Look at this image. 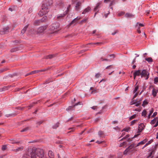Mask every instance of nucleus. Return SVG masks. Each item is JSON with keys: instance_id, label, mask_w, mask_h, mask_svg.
Here are the masks:
<instances>
[{"instance_id": "21", "label": "nucleus", "mask_w": 158, "mask_h": 158, "mask_svg": "<svg viewBox=\"0 0 158 158\" xmlns=\"http://www.w3.org/2000/svg\"><path fill=\"white\" fill-rule=\"evenodd\" d=\"M89 44H93L94 45H101L103 44V43L102 42H95V43H90Z\"/></svg>"}, {"instance_id": "46", "label": "nucleus", "mask_w": 158, "mask_h": 158, "mask_svg": "<svg viewBox=\"0 0 158 158\" xmlns=\"http://www.w3.org/2000/svg\"><path fill=\"white\" fill-rule=\"evenodd\" d=\"M127 144V143L126 142H123V143H121L120 144V147H122L125 145H126Z\"/></svg>"}, {"instance_id": "27", "label": "nucleus", "mask_w": 158, "mask_h": 158, "mask_svg": "<svg viewBox=\"0 0 158 158\" xmlns=\"http://www.w3.org/2000/svg\"><path fill=\"white\" fill-rule=\"evenodd\" d=\"M88 18H85L82 20L81 22L79 23L80 24H82L83 23H85L87 22Z\"/></svg>"}, {"instance_id": "41", "label": "nucleus", "mask_w": 158, "mask_h": 158, "mask_svg": "<svg viewBox=\"0 0 158 158\" xmlns=\"http://www.w3.org/2000/svg\"><path fill=\"white\" fill-rule=\"evenodd\" d=\"M7 149V146L6 145H3L2 148V149L3 151H5Z\"/></svg>"}, {"instance_id": "15", "label": "nucleus", "mask_w": 158, "mask_h": 158, "mask_svg": "<svg viewBox=\"0 0 158 158\" xmlns=\"http://www.w3.org/2000/svg\"><path fill=\"white\" fill-rule=\"evenodd\" d=\"M158 92V90L155 88H153L152 90V94L154 97L156 96L157 93Z\"/></svg>"}, {"instance_id": "2", "label": "nucleus", "mask_w": 158, "mask_h": 158, "mask_svg": "<svg viewBox=\"0 0 158 158\" xmlns=\"http://www.w3.org/2000/svg\"><path fill=\"white\" fill-rule=\"evenodd\" d=\"M48 7L45 6V4H42L41 9L39 13V15L40 16L46 15L48 12Z\"/></svg>"}, {"instance_id": "10", "label": "nucleus", "mask_w": 158, "mask_h": 158, "mask_svg": "<svg viewBox=\"0 0 158 158\" xmlns=\"http://www.w3.org/2000/svg\"><path fill=\"white\" fill-rule=\"evenodd\" d=\"M9 32L8 27H7L0 31V34L3 35Z\"/></svg>"}, {"instance_id": "53", "label": "nucleus", "mask_w": 158, "mask_h": 158, "mask_svg": "<svg viewBox=\"0 0 158 158\" xmlns=\"http://www.w3.org/2000/svg\"><path fill=\"white\" fill-rule=\"evenodd\" d=\"M115 4V2L114 1H112L110 3V6H111L114 5Z\"/></svg>"}, {"instance_id": "9", "label": "nucleus", "mask_w": 158, "mask_h": 158, "mask_svg": "<svg viewBox=\"0 0 158 158\" xmlns=\"http://www.w3.org/2000/svg\"><path fill=\"white\" fill-rule=\"evenodd\" d=\"M52 4V0H45L43 4H45V6L48 7L49 6Z\"/></svg>"}, {"instance_id": "56", "label": "nucleus", "mask_w": 158, "mask_h": 158, "mask_svg": "<svg viewBox=\"0 0 158 158\" xmlns=\"http://www.w3.org/2000/svg\"><path fill=\"white\" fill-rule=\"evenodd\" d=\"M32 11V9L31 8H30L29 9L28 12L29 13H31Z\"/></svg>"}, {"instance_id": "29", "label": "nucleus", "mask_w": 158, "mask_h": 158, "mask_svg": "<svg viewBox=\"0 0 158 158\" xmlns=\"http://www.w3.org/2000/svg\"><path fill=\"white\" fill-rule=\"evenodd\" d=\"M154 151L153 150L149 153V155L147 156V158H149L150 157L152 156V154H154Z\"/></svg>"}, {"instance_id": "11", "label": "nucleus", "mask_w": 158, "mask_h": 158, "mask_svg": "<svg viewBox=\"0 0 158 158\" xmlns=\"http://www.w3.org/2000/svg\"><path fill=\"white\" fill-rule=\"evenodd\" d=\"M144 126L143 123H141L138 127V133H140L142 131L144 128Z\"/></svg>"}, {"instance_id": "7", "label": "nucleus", "mask_w": 158, "mask_h": 158, "mask_svg": "<svg viewBox=\"0 0 158 158\" xmlns=\"http://www.w3.org/2000/svg\"><path fill=\"white\" fill-rule=\"evenodd\" d=\"M47 27L46 26H43L39 27L37 29V34L43 33L47 29Z\"/></svg>"}, {"instance_id": "23", "label": "nucleus", "mask_w": 158, "mask_h": 158, "mask_svg": "<svg viewBox=\"0 0 158 158\" xmlns=\"http://www.w3.org/2000/svg\"><path fill=\"white\" fill-rule=\"evenodd\" d=\"M158 118L157 117H156L154 118L153 120H152L151 121L150 123L151 124H154L156 121V120Z\"/></svg>"}, {"instance_id": "57", "label": "nucleus", "mask_w": 158, "mask_h": 158, "mask_svg": "<svg viewBox=\"0 0 158 158\" xmlns=\"http://www.w3.org/2000/svg\"><path fill=\"white\" fill-rule=\"evenodd\" d=\"M138 94V93H135L132 98H133V99H134V98H135L137 96Z\"/></svg>"}, {"instance_id": "12", "label": "nucleus", "mask_w": 158, "mask_h": 158, "mask_svg": "<svg viewBox=\"0 0 158 158\" xmlns=\"http://www.w3.org/2000/svg\"><path fill=\"white\" fill-rule=\"evenodd\" d=\"M141 72L140 70L136 71L133 74L134 79H135L136 76H139L141 75Z\"/></svg>"}, {"instance_id": "28", "label": "nucleus", "mask_w": 158, "mask_h": 158, "mask_svg": "<svg viewBox=\"0 0 158 158\" xmlns=\"http://www.w3.org/2000/svg\"><path fill=\"white\" fill-rule=\"evenodd\" d=\"M147 114V111L145 110H144L142 113V115L144 117H146Z\"/></svg>"}, {"instance_id": "60", "label": "nucleus", "mask_w": 158, "mask_h": 158, "mask_svg": "<svg viewBox=\"0 0 158 158\" xmlns=\"http://www.w3.org/2000/svg\"><path fill=\"white\" fill-rule=\"evenodd\" d=\"M139 27H138L139 29L140 27H143V26H144V25L143 24H142V23H139Z\"/></svg>"}, {"instance_id": "50", "label": "nucleus", "mask_w": 158, "mask_h": 158, "mask_svg": "<svg viewBox=\"0 0 158 158\" xmlns=\"http://www.w3.org/2000/svg\"><path fill=\"white\" fill-rule=\"evenodd\" d=\"M130 129V128H124L123 129V130H122V131H125L126 132H128V131L129 130V129Z\"/></svg>"}, {"instance_id": "64", "label": "nucleus", "mask_w": 158, "mask_h": 158, "mask_svg": "<svg viewBox=\"0 0 158 158\" xmlns=\"http://www.w3.org/2000/svg\"><path fill=\"white\" fill-rule=\"evenodd\" d=\"M97 106H94L91 107V108L93 110H95L96 109Z\"/></svg>"}, {"instance_id": "38", "label": "nucleus", "mask_w": 158, "mask_h": 158, "mask_svg": "<svg viewBox=\"0 0 158 158\" xmlns=\"http://www.w3.org/2000/svg\"><path fill=\"white\" fill-rule=\"evenodd\" d=\"M154 83L156 84L158 83V78L157 77H155L154 79Z\"/></svg>"}, {"instance_id": "6", "label": "nucleus", "mask_w": 158, "mask_h": 158, "mask_svg": "<svg viewBox=\"0 0 158 158\" xmlns=\"http://www.w3.org/2000/svg\"><path fill=\"white\" fill-rule=\"evenodd\" d=\"M36 33V31L32 28H31L27 32V35L31 36H35V34Z\"/></svg>"}, {"instance_id": "61", "label": "nucleus", "mask_w": 158, "mask_h": 158, "mask_svg": "<svg viewBox=\"0 0 158 158\" xmlns=\"http://www.w3.org/2000/svg\"><path fill=\"white\" fill-rule=\"evenodd\" d=\"M81 102H78L77 103H76L75 105L74 106H77V105H81Z\"/></svg>"}, {"instance_id": "43", "label": "nucleus", "mask_w": 158, "mask_h": 158, "mask_svg": "<svg viewBox=\"0 0 158 158\" xmlns=\"http://www.w3.org/2000/svg\"><path fill=\"white\" fill-rule=\"evenodd\" d=\"M130 136V135H127L125 137H123V138H122L120 140V141H122L123 140V139H127V138H128Z\"/></svg>"}, {"instance_id": "26", "label": "nucleus", "mask_w": 158, "mask_h": 158, "mask_svg": "<svg viewBox=\"0 0 158 158\" xmlns=\"http://www.w3.org/2000/svg\"><path fill=\"white\" fill-rule=\"evenodd\" d=\"M137 100H134V99H133V98H132L131 100V102H130V104L131 105H132L133 104H135L136 103V101Z\"/></svg>"}, {"instance_id": "48", "label": "nucleus", "mask_w": 158, "mask_h": 158, "mask_svg": "<svg viewBox=\"0 0 158 158\" xmlns=\"http://www.w3.org/2000/svg\"><path fill=\"white\" fill-rule=\"evenodd\" d=\"M47 16H45L43 18L41 19V21L42 22H44L45 20L47 19Z\"/></svg>"}, {"instance_id": "14", "label": "nucleus", "mask_w": 158, "mask_h": 158, "mask_svg": "<svg viewBox=\"0 0 158 158\" xmlns=\"http://www.w3.org/2000/svg\"><path fill=\"white\" fill-rule=\"evenodd\" d=\"M29 24H28L25 26L23 29L21 30L20 34L21 35H23L26 32L27 30V28L29 26Z\"/></svg>"}, {"instance_id": "20", "label": "nucleus", "mask_w": 158, "mask_h": 158, "mask_svg": "<svg viewBox=\"0 0 158 158\" xmlns=\"http://www.w3.org/2000/svg\"><path fill=\"white\" fill-rule=\"evenodd\" d=\"M56 55L55 54H51L47 56L46 58L47 59H51L52 58H53Z\"/></svg>"}, {"instance_id": "34", "label": "nucleus", "mask_w": 158, "mask_h": 158, "mask_svg": "<svg viewBox=\"0 0 158 158\" xmlns=\"http://www.w3.org/2000/svg\"><path fill=\"white\" fill-rule=\"evenodd\" d=\"M148 102L146 101H144L142 104V106L143 107H144L145 106L148 104Z\"/></svg>"}, {"instance_id": "4", "label": "nucleus", "mask_w": 158, "mask_h": 158, "mask_svg": "<svg viewBox=\"0 0 158 158\" xmlns=\"http://www.w3.org/2000/svg\"><path fill=\"white\" fill-rule=\"evenodd\" d=\"M59 24L58 23H53L51 26L50 27V30L52 32V34H51L50 35L51 36L52 35L53 33H54L55 32L57 31V30H58L59 28Z\"/></svg>"}, {"instance_id": "45", "label": "nucleus", "mask_w": 158, "mask_h": 158, "mask_svg": "<svg viewBox=\"0 0 158 158\" xmlns=\"http://www.w3.org/2000/svg\"><path fill=\"white\" fill-rule=\"evenodd\" d=\"M137 121V120H135L132 121L131 122V125H134Z\"/></svg>"}, {"instance_id": "1", "label": "nucleus", "mask_w": 158, "mask_h": 158, "mask_svg": "<svg viewBox=\"0 0 158 158\" xmlns=\"http://www.w3.org/2000/svg\"><path fill=\"white\" fill-rule=\"evenodd\" d=\"M27 155L31 158H47L44 155L43 150L40 148L35 149V148L29 147Z\"/></svg>"}, {"instance_id": "55", "label": "nucleus", "mask_w": 158, "mask_h": 158, "mask_svg": "<svg viewBox=\"0 0 158 158\" xmlns=\"http://www.w3.org/2000/svg\"><path fill=\"white\" fill-rule=\"evenodd\" d=\"M100 74L99 73H98L97 74H96V75H95V77L96 78H98L100 76Z\"/></svg>"}, {"instance_id": "8", "label": "nucleus", "mask_w": 158, "mask_h": 158, "mask_svg": "<svg viewBox=\"0 0 158 158\" xmlns=\"http://www.w3.org/2000/svg\"><path fill=\"white\" fill-rule=\"evenodd\" d=\"M81 19V17H77L74 19L69 24L70 26L72 25H74L77 22Z\"/></svg>"}, {"instance_id": "47", "label": "nucleus", "mask_w": 158, "mask_h": 158, "mask_svg": "<svg viewBox=\"0 0 158 158\" xmlns=\"http://www.w3.org/2000/svg\"><path fill=\"white\" fill-rule=\"evenodd\" d=\"M136 100H136V102H138V103H140V104H141V102L142 100V98H141L139 99H136Z\"/></svg>"}, {"instance_id": "31", "label": "nucleus", "mask_w": 158, "mask_h": 158, "mask_svg": "<svg viewBox=\"0 0 158 158\" xmlns=\"http://www.w3.org/2000/svg\"><path fill=\"white\" fill-rule=\"evenodd\" d=\"M136 116V114H134L132 115V116H131L130 117V118H129V120H131L132 119L135 118Z\"/></svg>"}, {"instance_id": "22", "label": "nucleus", "mask_w": 158, "mask_h": 158, "mask_svg": "<svg viewBox=\"0 0 158 158\" xmlns=\"http://www.w3.org/2000/svg\"><path fill=\"white\" fill-rule=\"evenodd\" d=\"M134 16L132 14L130 13H127L125 15V16L127 18H130Z\"/></svg>"}, {"instance_id": "24", "label": "nucleus", "mask_w": 158, "mask_h": 158, "mask_svg": "<svg viewBox=\"0 0 158 158\" xmlns=\"http://www.w3.org/2000/svg\"><path fill=\"white\" fill-rule=\"evenodd\" d=\"M154 111V109L153 108H152L151 110L149 111V113L148 116V118H150L151 115L153 113Z\"/></svg>"}, {"instance_id": "42", "label": "nucleus", "mask_w": 158, "mask_h": 158, "mask_svg": "<svg viewBox=\"0 0 158 158\" xmlns=\"http://www.w3.org/2000/svg\"><path fill=\"white\" fill-rule=\"evenodd\" d=\"M29 127H27L23 129L21 131V132H24L27 131L29 129Z\"/></svg>"}, {"instance_id": "36", "label": "nucleus", "mask_w": 158, "mask_h": 158, "mask_svg": "<svg viewBox=\"0 0 158 158\" xmlns=\"http://www.w3.org/2000/svg\"><path fill=\"white\" fill-rule=\"evenodd\" d=\"M145 59L148 62H151L152 61V59L151 57H148V58H145Z\"/></svg>"}, {"instance_id": "16", "label": "nucleus", "mask_w": 158, "mask_h": 158, "mask_svg": "<svg viewBox=\"0 0 158 158\" xmlns=\"http://www.w3.org/2000/svg\"><path fill=\"white\" fill-rule=\"evenodd\" d=\"M23 147L22 146V147H18L16 149H13L12 150V151L15 152H18L19 151H22L23 150Z\"/></svg>"}, {"instance_id": "49", "label": "nucleus", "mask_w": 158, "mask_h": 158, "mask_svg": "<svg viewBox=\"0 0 158 158\" xmlns=\"http://www.w3.org/2000/svg\"><path fill=\"white\" fill-rule=\"evenodd\" d=\"M157 112H154L153 115L151 116V117L152 118L155 117L157 115Z\"/></svg>"}, {"instance_id": "35", "label": "nucleus", "mask_w": 158, "mask_h": 158, "mask_svg": "<svg viewBox=\"0 0 158 158\" xmlns=\"http://www.w3.org/2000/svg\"><path fill=\"white\" fill-rule=\"evenodd\" d=\"M59 123H57L55 124L54 125H53L52 127V128L53 129H56L57 127L59 126Z\"/></svg>"}, {"instance_id": "39", "label": "nucleus", "mask_w": 158, "mask_h": 158, "mask_svg": "<svg viewBox=\"0 0 158 158\" xmlns=\"http://www.w3.org/2000/svg\"><path fill=\"white\" fill-rule=\"evenodd\" d=\"M125 14V12L123 11L120 12L118 13V16H121Z\"/></svg>"}, {"instance_id": "40", "label": "nucleus", "mask_w": 158, "mask_h": 158, "mask_svg": "<svg viewBox=\"0 0 158 158\" xmlns=\"http://www.w3.org/2000/svg\"><path fill=\"white\" fill-rule=\"evenodd\" d=\"M39 71L38 70H35L31 72L29 74H32L35 73H37L39 72Z\"/></svg>"}, {"instance_id": "54", "label": "nucleus", "mask_w": 158, "mask_h": 158, "mask_svg": "<svg viewBox=\"0 0 158 158\" xmlns=\"http://www.w3.org/2000/svg\"><path fill=\"white\" fill-rule=\"evenodd\" d=\"M72 2L73 3H78L80 2L79 0H72Z\"/></svg>"}, {"instance_id": "30", "label": "nucleus", "mask_w": 158, "mask_h": 158, "mask_svg": "<svg viewBox=\"0 0 158 158\" xmlns=\"http://www.w3.org/2000/svg\"><path fill=\"white\" fill-rule=\"evenodd\" d=\"M139 88V86L138 85H136L135 86L134 89L133 91V92L134 93H135L138 90Z\"/></svg>"}, {"instance_id": "58", "label": "nucleus", "mask_w": 158, "mask_h": 158, "mask_svg": "<svg viewBox=\"0 0 158 158\" xmlns=\"http://www.w3.org/2000/svg\"><path fill=\"white\" fill-rule=\"evenodd\" d=\"M118 32V31L117 30H116L114 32L112 33V35H114L116 33H117Z\"/></svg>"}, {"instance_id": "25", "label": "nucleus", "mask_w": 158, "mask_h": 158, "mask_svg": "<svg viewBox=\"0 0 158 158\" xmlns=\"http://www.w3.org/2000/svg\"><path fill=\"white\" fill-rule=\"evenodd\" d=\"M40 23V20H35L34 22V25L35 26L39 25Z\"/></svg>"}, {"instance_id": "44", "label": "nucleus", "mask_w": 158, "mask_h": 158, "mask_svg": "<svg viewBox=\"0 0 158 158\" xmlns=\"http://www.w3.org/2000/svg\"><path fill=\"white\" fill-rule=\"evenodd\" d=\"M101 60L102 61H103V60H105V61H110L111 60V59H103L102 57H101Z\"/></svg>"}, {"instance_id": "32", "label": "nucleus", "mask_w": 158, "mask_h": 158, "mask_svg": "<svg viewBox=\"0 0 158 158\" xmlns=\"http://www.w3.org/2000/svg\"><path fill=\"white\" fill-rule=\"evenodd\" d=\"M147 140L146 139H145L144 140H143V141H141L139 142L140 144H144L147 141Z\"/></svg>"}, {"instance_id": "51", "label": "nucleus", "mask_w": 158, "mask_h": 158, "mask_svg": "<svg viewBox=\"0 0 158 158\" xmlns=\"http://www.w3.org/2000/svg\"><path fill=\"white\" fill-rule=\"evenodd\" d=\"M43 122V120H41V121H39L37 122L36 123L39 125H40V124H42V123Z\"/></svg>"}, {"instance_id": "3", "label": "nucleus", "mask_w": 158, "mask_h": 158, "mask_svg": "<svg viewBox=\"0 0 158 158\" xmlns=\"http://www.w3.org/2000/svg\"><path fill=\"white\" fill-rule=\"evenodd\" d=\"M135 149L134 147V144H131L123 152L124 155H126L128 152L132 153L133 152L135 151Z\"/></svg>"}, {"instance_id": "59", "label": "nucleus", "mask_w": 158, "mask_h": 158, "mask_svg": "<svg viewBox=\"0 0 158 158\" xmlns=\"http://www.w3.org/2000/svg\"><path fill=\"white\" fill-rule=\"evenodd\" d=\"M141 110V108H136L135 109V110L136 111H140Z\"/></svg>"}, {"instance_id": "63", "label": "nucleus", "mask_w": 158, "mask_h": 158, "mask_svg": "<svg viewBox=\"0 0 158 158\" xmlns=\"http://www.w3.org/2000/svg\"><path fill=\"white\" fill-rule=\"evenodd\" d=\"M158 126V120H157V122L156 123V124L154 125V127H156Z\"/></svg>"}, {"instance_id": "13", "label": "nucleus", "mask_w": 158, "mask_h": 158, "mask_svg": "<svg viewBox=\"0 0 158 158\" xmlns=\"http://www.w3.org/2000/svg\"><path fill=\"white\" fill-rule=\"evenodd\" d=\"M67 13V12H66L65 13L58 15L57 17V19L58 20H59L63 19V18L65 16Z\"/></svg>"}, {"instance_id": "33", "label": "nucleus", "mask_w": 158, "mask_h": 158, "mask_svg": "<svg viewBox=\"0 0 158 158\" xmlns=\"http://www.w3.org/2000/svg\"><path fill=\"white\" fill-rule=\"evenodd\" d=\"M99 5H100V4L99 3H98L96 5V6L95 7V8H94V11H96L99 8Z\"/></svg>"}, {"instance_id": "37", "label": "nucleus", "mask_w": 158, "mask_h": 158, "mask_svg": "<svg viewBox=\"0 0 158 158\" xmlns=\"http://www.w3.org/2000/svg\"><path fill=\"white\" fill-rule=\"evenodd\" d=\"M103 132L102 131H99L98 132V134L100 137H101L102 135L103 134Z\"/></svg>"}, {"instance_id": "17", "label": "nucleus", "mask_w": 158, "mask_h": 158, "mask_svg": "<svg viewBox=\"0 0 158 158\" xmlns=\"http://www.w3.org/2000/svg\"><path fill=\"white\" fill-rule=\"evenodd\" d=\"M91 8L89 6H88L85 8L82 12V14H85L86 13L88 12L90 10Z\"/></svg>"}, {"instance_id": "62", "label": "nucleus", "mask_w": 158, "mask_h": 158, "mask_svg": "<svg viewBox=\"0 0 158 158\" xmlns=\"http://www.w3.org/2000/svg\"><path fill=\"white\" fill-rule=\"evenodd\" d=\"M72 107V106H69L66 109V110H71V108Z\"/></svg>"}, {"instance_id": "5", "label": "nucleus", "mask_w": 158, "mask_h": 158, "mask_svg": "<svg viewBox=\"0 0 158 158\" xmlns=\"http://www.w3.org/2000/svg\"><path fill=\"white\" fill-rule=\"evenodd\" d=\"M149 73L145 69L143 70L141 72V77L145 78L146 80H147L149 77Z\"/></svg>"}, {"instance_id": "19", "label": "nucleus", "mask_w": 158, "mask_h": 158, "mask_svg": "<svg viewBox=\"0 0 158 158\" xmlns=\"http://www.w3.org/2000/svg\"><path fill=\"white\" fill-rule=\"evenodd\" d=\"M81 4V3L80 2L77 3L76 4V5L75 6L76 9L78 10H79L80 8L79 6Z\"/></svg>"}, {"instance_id": "18", "label": "nucleus", "mask_w": 158, "mask_h": 158, "mask_svg": "<svg viewBox=\"0 0 158 158\" xmlns=\"http://www.w3.org/2000/svg\"><path fill=\"white\" fill-rule=\"evenodd\" d=\"M48 155L50 158H54V153L51 151H48Z\"/></svg>"}, {"instance_id": "52", "label": "nucleus", "mask_w": 158, "mask_h": 158, "mask_svg": "<svg viewBox=\"0 0 158 158\" xmlns=\"http://www.w3.org/2000/svg\"><path fill=\"white\" fill-rule=\"evenodd\" d=\"M11 143H13V144L18 143H19V142H17V141H16L14 140H11Z\"/></svg>"}]
</instances>
